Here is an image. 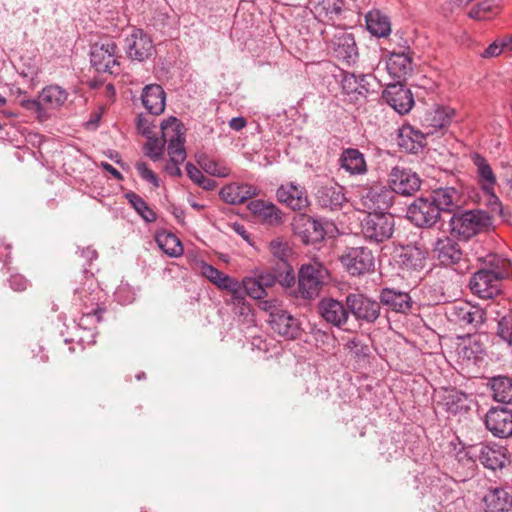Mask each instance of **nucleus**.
Wrapping results in <instances>:
<instances>
[{"label": "nucleus", "instance_id": "nucleus-20", "mask_svg": "<svg viewBox=\"0 0 512 512\" xmlns=\"http://www.w3.org/2000/svg\"><path fill=\"white\" fill-rule=\"evenodd\" d=\"M383 98L396 112L403 115L408 113L414 105L411 91L401 82L387 85L383 91Z\"/></svg>", "mask_w": 512, "mask_h": 512}, {"label": "nucleus", "instance_id": "nucleus-62", "mask_svg": "<svg viewBox=\"0 0 512 512\" xmlns=\"http://www.w3.org/2000/svg\"><path fill=\"white\" fill-rule=\"evenodd\" d=\"M494 6V0H484L481 3L477 4L478 9L484 16L486 13L492 11Z\"/></svg>", "mask_w": 512, "mask_h": 512}, {"label": "nucleus", "instance_id": "nucleus-64", "mask_svg": "<svg viewBox=\"0 0 512 512\" xmlns=\"http://www.w3.org/2000/svg\"><path fill=\"white\" fill-rule=\"evenodd\" d=\"M233 228H234V231L237 234H239L244 240L249 241L250 235L243 225L235 223Z\"/></svg>", "mask_w": 512, "mask_h": 512}, {"label": "nucleus", "instance_id": "nucleus-32", "mask_svg": "<svg viewBox=\"0 0 512 512\" xmlns=\"http://www.w3.org/2000/svg\"><path fill=\"white\" fill-rule=\"evenodd\" d=\"M165 92L158 84L144 87L142 103L151 115H160L165 109Z\"/></svg>", "mask_w": 512, "mask_h": 512}, {"label": "nucleus", "instance_id": "nucleus-25", "mask_svg": "<svg viewBox=\"0 0 512 512\" xmlns=\"http://www.w3.org/2000/svg\"><path fill=\"white\" fill-rule=\"evenodd\" d=\"M441 214L450 217L462 205V195L454 187H440L432 191L430 196Z\"/></svg>", "mask_w": 512, "mask_h": 512}, {"label": "nucleus", "instance_id": "nucleus-24", "mask_svg": "<svg viewBox=\"0 0 512 512\" xmlns=\"http://www.w3.org/2000/svg\"><path fill=\"white\" fill-rule=\"evenodd\" d=\"M279 202L294 211H301L308 207L309 201L305 189L294 183L281 185L276 192Z\"/></svg>", "mask_w": 512, "mask_h": 512}, {"label": "nucleus", "instance_id": "nucleus-12", "mask_svg": "<svg viewBox=\"0 0 512 512\" xmlns=\"http://www.w3.org/2000/svg\"><path fill=\"white\" fill-rule=\"evenodd\" d=\"M90 304L85 301V308L81 309V317L79 318V327L85 330H92L102 320L105 308L101 305L104 297L103 291L99 288L95 279H90L88 283Z\"/></svg>", "mask_w": 512, "mask_h": 512}, {"label": "nucleus", "instance_id": "nucleus-14", "mask_svg": "<svg viewBox=\"0 0 512 512\" xmlns=\"http://www.w3.org/2000/svg\"><path fill=\"white\" fill-rule=\"evenodd\" d=\"M408 218L418 227H432L442 214L432 198H418L407 210Z\"/></svg>", "mask_w": 512, "mask_h": 512}, {"label": "nucleus", "instance_id": "nucleus-47", "mask_svg": "<svg viewBox=\"0 0 512 512\" xmlns=\"http://www.w3.org/2000/svg\"><path fill=\"white\" fill-rule=\"evenodd\" d=\"M241 282L244 286L246 294L249 297L255 300H261L267 296V291L260 283V280L258 279L254 271H252L251 275L245 276Z\"/></svg>", "mask_w": 512, "mask_h": 512}, {"label": "nucleus", "instance_id": "nucleus-23", "mask_svg": "<svg viewBox=\"0 0 512 512\" xmlns=\"http://www.w3.org/2000/svg\"><path fill=\"white\" fill-rule=\"evenodd\" d=\"M317 203L325 209L336 211L346 202L344 188L334 182H328L318 187L316 192Z\"/></svg>", "mask_w": 512, "mask_h": 512}, {"label": "nucleus", "instance_id": "nucleus-39", "mask_svg": "<svg viewBox=\"0 0 512 512\" xmlns=\"http://www.w3.org/2000/svg\"><path fill=\"white\" fill-rule=\"evenodd\" d=\"M425 260L426 258L420 249L407 246L398 253L396 262L405 270L418 271L425 266Z\"/></svg>", "mask_w": 512, "mask_h": 512}, {"label": "nucleus", "instance_id": "nucleus-8", "mask_svg": "<svg viewBox=\"0 0 512 512\" xmlns=\"http://www.w3.org/2000/svg\"><path fill=\"white\" fill-rule=\"evenodd\" d=\"M394 227V217L386 212H368L361 222L364 238L373 243H382L390 239L393 235Z\"/></svg>", "mask_w": 512, "mask_h": 512}, {"label": "nucleus", "instance_id": "nucleus-53", "mask_svg": "<svg viewBox=\"0 0 512 512\" xmlns=\"http://www.w3.org/2000/svg\"><path fill=\"white\" fill-rule=\"evenodd\" d=\"M85 282L82 284L81 287H77L74 291V300L79 301L82 308H85V301H87L90 304V295H89V288L88 283L90 279H95L93 275H84Z\"/></svg>", "mask_w": 512, "mask_h": 512}, {"label": "nucleus", "instance_id": "nucleus-29", "mask_svg": "<svg viewBox=\"0 0 512 512\" xmlns=\"http://www.w3.org/2000/svg\"><path fill=\"white\" fill-rule=\"evenodd\" d=\"M259 194L257 187L247 183H231L220 190L221 199L232 205L241 204Z\"/></svg>", "mask_w": 512, "mask_h": 512}, {"label": "nucleus", "instance_id": "nucleus-48", "mask_svg": "<svg viewBox=\"0 0 512 512\" xmlns=\"http://www.w3.org/2000/svg\"><path fill=\"white\" fill-rule=\"evenodd\" d=\"M197 162L206 173L212 176L225 178L230 175V168L223 162L208 157H201Z\"/></svg>", "mask_w": 512, "mask_h": 512}, {"label": "nucleus", "instance_id": "nucleus-58", "mask_svg": "<svg viewBox=\"0 0 512 512\" xmlns=\"http://www.w3.org/2000/svg\"><path fill=\"white\" fill-rule=\"evenodd\" d=\"M137 128L139 132H141L146 137L151 136V134L153 133V126L150 120L143 115H139L137 118Z\"/></svg>", "mask_w": 512, "mask_h": 512}, {"label": "nucleus", "instance_id": "nucleus-16", "mask_svg": "<svg viewBox=\"0 0 512 512\" xmlns=\"http://www.w3.org/2000/svg\"><path fill=\"white\" fill-rule=\"evenodd\" d=\"M486 429L497 438L512 436V410L492 407L485 415Z\"/></svg>", "mask_w": 512, "mask_h": 512}, {"label": "nucleus", "instance_id": "nucleus-27", "mask_svg": "<svg viewBox=\"0 0 512 512\" xmlns=\"http://www.w3.org/2000/svg\"><path fill=\"white\" fill-rule=\"evenodd\" d=\"M452 315L460 325L473 329H477L486 319V313L481 307L469 303L455 304L452 307Z\"/></svg>", "mask_w": 512, "mask_h": 512}, {"label": "nucleus", "instance_id": "nucleus-49", "mask_svg": "<svg viewBox=\"0 0 512 512\" xmlns=\"http://www.w3.org/2000/svg\"><path fill=\"white\" fill-rule=\"evenodd\" d=\"M200 268L201 274L220 290L231 278V276L223 273L208 263H202Z\"/></svg>", "mask_w": 512, "mask_h": 512}, {"label": "nucleus", "instance_id": "nucleus-42", "mask_svg": "<svg viewBox=\"0 0 512 512\" xmlns=\"http://www.w3.org/2000/svg\"><path fill=\"white\" fill-rule=\"evenodd\" d=\"M493 398L497 402H512V379L506 376L494 377L491 382Z\"/></svg>", "mask_w": 512, "mask_h": 512}, {"label": "nucleus", "instance_id": "nucleus-33", "mask_svg": "<svg viewBox=\"0 0 512 512\" xmlns=\"http://www.w3.org/2000/svg\"><path fill=\"white\" fill-rule=\"evenodd\" d=\"M398 146L407 153H418L425 145L424 134L412 126H403L399 130Z\"/></svg>", "mask_w": 512, "mask_h": 512}, {"label": "nucleus", "instance_id": "nucleus-3", "mask_svg": "<svg viewBox=\"0 0 512 512\" xmlns=\"http://www.w3.org/2000/svg\"><path fill=\"white\" fill-rule=\"evenodd\" d=\"M491 225V215L489 212L481 209L453 213L449 219L451 234L464 240H468L487 230Z\"/></svg>", "mask_w": 512, "mask_h": 512}, {"label": "nucleus", "instance_id": "nucleus-19", "mask_svg": "<svg viewBox=\"0 0 512 512\" xmlns=\"http://www.w3.org/2000/svg\"><path fill=\"white\" fill-rule=\"evenodd\" d=\"M386 67L390 76L397 82L406 80L407 76L413 71L409 46L403 45L398 50H392L389 53Z\"/></svg>", "mask_w": 512, "mask_h": 512}, {"label": "nucleus", "instance_id": "nucleus-7", "mask_svg": "<svg viewBox=\"0 0 512 512\" xmlns=\"http://www.w3.org/2000/svg\"><path fill=\"white\" fill-rule=\"evenodd\" d=\"M90 62L97 72L118 73L120 63L116 43L110 38L94 43L90 49Z\"/></svg>", "mask_w": 512, "mask_h": 512}, {"label": "nucleus", "instance_id": "nucleus-15", "mask_svg": "<svg viewBox=\"0 0 512 512\" xmlns=\"http://www.w3.org/2000/svg\"><path fill=\"white\" fill-rule=\"evenodd\" d=\"M125 52L131 60L142 62L152 56L154 45L151 37L142 29L133 28L126 36Z\"/></svg>", "mask_w": 512, "mask_h": 512}, {"label": "nucleus", "instance_id": "nucleus-4", "mask_svg": "<svg viewBox=\"0 0 512 512\" xmlns=\"http://www.w3.org/2000/svg\"><path fill=\"white\" fill-rule=\"evenodd\" d=\"M329 272L320 262L301 265L298 271V293L303 299L316 298L329 281Z\"/></svg>", "mask_w": 512, "mask_h": 512}, {"label": "nucleus", "instance_id": "nucleus-1", "mask_svg": "<svg viewBox=\"0 0 512 512\" xmlns=\"http://www.w3.org/2000/svg\"><path fill=\"white\" fill-rule=\"evenodd\" d=\"M478 261L485 259L490 268L480 269L470 279L469 287L473 294L483 299H491L500 292V281L510 276L511 262L495 254L485 256L475 252Z\"/></svg>", "mask_w": 512, "mask_h": 512}, {"label": "nucleus", "instance_id": "nucleus-38", "mask_svg": "<svg viewBox=\"0 0 512 512\" xmlns=\"http://www.w3.org/2000/svg\"><path fill=\"white\" fill-rule=\"evenodd\" d=\"M372 81H374L372 75L347 73L343 77L342 88L346 94L366 95L370 91Z\"/></svg>", "mask_w": 512, "mask_h": 512}, {"label": "nucleus", "instance_id": "nucleus-5", "mask_svg": "<svg viewBox=\"0 0 512 512\" xmlns=\"http://www.w3.org/2000/svg\"><path fill=\"white\" fill-rule=\"evenodd\" d=\"M471 159L476 167L477 180L484 194L485 204L491 213L502 215V204L494 191L496 176L491 165L485 157L478 153L472 154Z\"/></svg>", "mask_w": 512, "mask_h": 512}, {"label": "nucleus", "instance_id": "nucleus-50", "mask_svg": "<svg viewBox=\"0 0 512 512\" xmlns=\"http://www.w3.org/2000/svg\"><path fill=\"white\" fill-rule=\"evenodd\" d=\"M306 229V243L319 242L325 237V230L319 220L309 218L305 224Z\"/></svg>", "mask_w": 512, "mask_h": 512}, {"label": "nucleus", "instance_id": "nucleus-17", "mask_svg": "<svg viewBox=\"0 0 512 512\" xmlns=\"http://www.w3.org/2000/svg\"><path fill=\"white\" fill-rule=\"evenodd\" d=\"M421 181L410 169L395 167L389 174V188L394 193L411 196L420 189Z\"/></svg>", "mask_w": 512, "mask_h": 512}, {"label": "nucleus", "instance_id": "nucleus-46", "mask_svg": "<svg viewBox=\"0 0 512 512\" xmlns=\"http://www.w3.org/2000/svg\"><path fill=\"white\" fill-rule=\"evenodd\" d=\"M269 251L281 265H288L289 258L292 254V249L287 241L282 238L273 239L269 243Z\"/></svg>", "mask_w": 512, "mask_h": 512}, {"label": "nucleus", "instance_id": "nucleus-60", "mask_svg": "<svg viewBox=\"0 0 512 512\" xmlns=\"http://www.w3.org/2000/svg\"><path fill=\"white\" fill-rule=\"evenodd\" d=\"M247 122L244 117H234L229 121V126L235 131H240L246 126Z\"/></svg>", "mask_w": 512, "mask_h": 512}, {"label": "nucleus", "instance_id": "nucleus-63", "mask_svg": "<svg viewBox=\"0 0 512 512\" xmlns=\"http://www.w3.org/2000/svg\"><path fill=\"white\" fill-rule=\"evenodd\" d=\"M102 168L109 172L111 175H113L117 180H121L122 179V174L116 169L114 168L111 164L107 163V162H103L101 164Z\"/></svg>", "mask_w": 512, "mask_h": 512}, {"label": "nucleus", "instance_id": "nucleus-51", "mask_svg": "<svg viewBox=\"0 0 512 512\" xmlns=\"http://www.w3.org/2000/svg\"><path fill=\"white\" fill-rule=\"evenodd\" d=\"M147 138L148 141L145 145V154L153 161H157L163 155L166 140L163 136L161 138H153L151 136Z\"/></svg>", "mask_w": 512, "mask_h": 512}, {"label": "nucleus", "instance_id": "nucleus-43", "mask_svg": "<svg viewBox=\"0 0 512 512\" xmlns=\"http://www.w3.org/2000/svg\"><path fill=\"white\" fill-rule=\"evenodd\" d=\"M125 198L145 222L152 223L156 221V213L148 206L146 201L141 196L135 192L130 191L125 194Z\"/></svg>", "mask_w": 512, "mask_h": 512}, {"label": "nucleus", "instance_id": "nucleus-13", "mask_svg": "<svg viewBox=\"0 0 512 512\" xmlns=\"http://www.w3.org/2000/svg\"><path fill=\"white\" fill-rule=\"evenodd\" d=\"M346 305L350 314L359 322L371 324L380 316V303L362 293H349Z\"/></svg>", "mask_w": 512, "mask_h": 512}, {"label": "nucleus", "instance_id": "nucleus-57", "mask_svg": "<svg viewBox=\"0 0 512 512\" xmlns=\"http://www.w3.org/2000/svg\"><path fill=\"white\" fill-rule=\"evenodd\" d=\"M278 306V300L276 299L263 300L259 303V308L269 313V319H272L275 313H280L283 310Z\"/></svg>", "mask_w": 512, "mask_h": 512}, {"label": "nucleus", "instance_id": "nucleus-10", "mask_svg": "<svg viewBox=\"0 0 512 512\" xmlns=\"http://www.w3.org/2000/svg\"><path fill=\"white\" fill-rule=\"evenodd\" d=\"M161 132L168 143V155L171 162L182 163L186 159L184 125L177 118L170 117L161 123Z\"/></svg>", "mask_w": 512, "mask_h": 512}, {"label": "nucleus", "instance_id": "nucleus-34", "mask_svg": "<svg viewBox=\"0 0 512 512\" xmlns=\"http://www.w3.org/2000/svg\"><path fill=\"white\" fill-rule=\"evenodd\" d=\"M340 166L351 175H363L367 172V163L363 153L355 148H346L340 156Z\"/></svg>", "mask_w": 512, "mask_h": 512}, {"label": "nucleus", "instance_id": "nucleus-22", "mask_svg": "<svg viewBox=\"0 0 512 512\" xmlns=\"http://www.w3.org/2000/svg\"><path fill=\"white\" fill-rule=\"evenodd\" d=\"M248 209L264 225L277 227L283 223L282 211L272 202L255 199L249 202Z\"/></svg>", "mask_w": 512, "mask_h": 512}, {"label": "nucleus", "instance_id": "nucleus-28", "mask_svg": "<svg viewBox=\"0 0 512 512\" xmlns=\"http://www.w3.org/2000/svg\"><path fill=\"white\" fill-rule=\"evenodd\" d=\"M268 323L275 333L287 340H294L300 334L298 320L285 310L275 313L272 319H268Z\"/></svg>", "mask_w": 512, "mask_h": 512}, {"label": "nucleus", "instance_id": "nucleus-52", "mask_svg": "<svg viewBox=\"0 0 512 512\" xmlns=\"http://www.w3.org/2000/svg\"><path fill=\"white\" fill-rule=\"evenodd\" d=\"M281 271L277 272V282L284 287H291L295 284L296 278L293 267L288 265H281L279 267Z\"/></svg>", "mask_w": 512, "mask_h": 512}, {"label": "nucleus", "instance_id": "nucleus-40", "mask_svg": "<svg viewBox=\"0 0 512 512\" xmlns=\"http://www.w3.org/2000/svg\"><path fill=\"white\" fill-rule=\"evenodd\" d=\"M442 403L451 414H458L469 409L468 395L457 389L446 390L442 397Z\"/></svg>", "mask_w": 512, "mask_h": 512}, {"label": "nucleus", "instance_id": "nucleus-56", "mask_svg": "<svg viewBox=\"0 0 512 512\" xmlns=\"http://www.w3.org/2000/svg\"><path fill=\"white\" fill-rule=\"evenodd\" d=\"M11 289L14 291H24L28 287V280L21 274H12L8 280Z\"/></svg>", "mask_w": 512, "mask_h": 512}, {"label": "nucleus", "instance_id": "nucleus-35", "mask_svg": "<svg viewBox=\"0 0 512 512\" xmlns=\"http://www.w3.org/2000/svg\"><path fill=\"white\" fill-rule=\"evenodd\" d=\"M455 116V109L451 107L439 106L426 113L424 118V125L431 128L428 133H433L439 129L448 127L453 117Z\"/></svg>", "mask_w": 512, "mask_h": 512}, {"label": "nucleus", "instance_id": "nucleus-31", "mask_svg": "<svg viewBox=\"0 0 512 512\" xmlns=\"http://www.w3.org/2000/svg\"><path fill=\"white\" fill-rule=\"evenodd\" d=\"M380 304L398 313H408L412 306L411 297L406 292L384 288L380 293Z\"/></svg>", "mask_w": 512, "mask_h": 512}, {"label": "nucleus", "instance_id": "nucleus-2", "mask_svg": "<svg viewBox=\"0 0 512 512\" xmlns=\"http://www.w3.org/2000/svg\"><path fill=\"white\" fill-rule=\"evenodd\" d=\"M20 95L19 104L24 109L31 111L40 122H45L51 117V111L59 110L64 106L68 98V92L57 84L45 86L36 99L27 98L25 92L18 90Z\"/></svg>", "mask_w": 512, "mask_h": 512}, {"label": "nucleus", "instance_id": "nucleus-61", "mask_svg": "<svg viewBox=\"0 0 512 512\" xmlns=\"http://www.w3.org/2000/svg\"><path fill=\"white\" fill-rule=\"evenodd\" d=\"M201 188H203L206 191H212L216 188V181L204 176L201 179V182L198 184Z\"/></svg>", "mask_w": 512, "mask_h": 512}, {"label": "nucleus", "instance_id": "nucleus-36", "mask_svg": "<svg viewBox=\"0 0 512 512\" xmlns=\"http://www.w3.org/2000/svg\"><path fill=\"white\" fill-rule=\"evenodd\" d=\"M484 502L487 512H512V497L502 488L490 491Z\"/></svg>", "mask_w": 512, "mask_h": 512}, {"label": "nucleus", "instance_id": "nucleus-30", "mask_svg": "<svg viewBox=\"0 0 512 512\" xmlns=\"http://www.w3.org/2000/svg\"><path fill=\"white\" fill-rule=\"evenodd\" d=\"M343 0H321L316 3L312 12L324 24L337 25L343 13Z\"/></svg>", "mask_w": 512, "mask_h": 512}, {"label": "nucleus", "instance_id": "nucleus-59", "mask_svg": "<svg viewBox=\"0 0 512 512\" xmlns=\"http://www.w3.org/2000/svg\"><path fill=\"white\" fill-rule=\"evenodd\" d=\"M187 176L195 183L199 184L201 179L205 176L194 164L187 163L185 167Z\"/></svg>", "mask_w": 512, "mask_h": 512}, {"label": "nucleus", "instance_id": "nucleus-44", "mask_svg": "<svg viewBox=\"0 0 512 512\" xmlns=\"http://www.w3.org/2000/svg\"><path fill=\"white\" fill-rule=\"evenodd\" d=\"M159 248L170 257H177L183 253L180 240L172 233H160L156 236Z\"/></svg>", "mask_w": 512, "mask_h": 512}, {"label": "nucleus", "instance_id": "nucleus-26", "mask_svg": "<svg viewBox=\"0 0 512 512\" xmlns=\"http://www.w3.org/2000/svg\"><path fill=\"white\" fill-rule=\"evenodd\" d=\"M221 290H225L230 293V298L225 302L227 305L232 307L236 314L247 316L251 313V306L246 300L247 294L242 282L231 277Z\"/></svg>", "mask_w": 512, "mask_h": 512}, {"label": "nucleus", "instance_id": "nucleus-18", "mask_svg": "<svg viewBox=\"0 0 512 512\" xmlns=\"http://www.w3.org/2000/svg\"><path fill=\"white\" fill-rule=\"evenodd\" d=\"M318 313L328 324L342 328L347 324L350 311L346 305L332 297L322 298L318 303Z\"/></svg>", "mask_w": 512, "mask_h": 512}, {"label": "nucleus", "instance_id": "nucleus-6", "mask_svg": "<svg viewBox=\"0 0 512 512\" xmlns=\"http://www.w3.org/2000/svg\"><path fill=\"white\" fill-rule=\"evenodd\" d=\"M465 456L473 461L480 462L490 470L501 469L508 461L507 448L495 443H478L464 449Z\"/></svg>", "mask_w": 512, "mask_h": 512}, {"label": "nucleus", "instance_id": "nucleus-11", "mask_svg": "<svg viewBox=\"0 0 512 512\" xmlns=\"http://www.w3.org/2000/svg\"><path fill=\"white\" fill-rule=\"evenodd\" d=\"M339 260L351 276H361L374 271V255L367 247H347Z\"/></svg>", "mask_w": 512, "mask_h": 512}, {"label": "nucleus", "instance_id": "nucleus-45", "mask_svg": "<svg viewBox=\"0 0 512 512\" xmlns=\"http://www.w3.org/2000/svg\"><path fill=\"white\" fill-rule=\"evenodd\" d=\"M512 52V35H504L496 38L480 56L484 59L498 57L503 53Z\"/></svg>", "mask_w": 512, "mask_h": 512}, {"label": "nucleus", "instance_id": "nucleus-41", "mask_svg": "<svg viewBox=\"0 0 512 512\" xmlns=\"http://www.w3.org/2000/svg\"><path fill=\"white\" fill-rule=\"evenodd\" d=\"M338 57L351 60L357 55V47L352 34L341 31L333 42Z\"/></svg>", "mask_w": 512, "mask_h": 512}, {"label": "nucleus", "instance_id": "nucleus-55", "mask_svg": "<svg viewBox=\"0 0 512 512\" xmlns=\"http://www.w3.org/2000/svg\"><path fill=\"white\" fill-rule=\"evenodd\" d=\"M136 169L139 173V175L146 180L147 182L151 183L154 187H159V179L157 175L149 169L146 163L139 162L136 164Z\"/></svg>", "mask_w": 512, "mask_h": 512}, {"label": "nucleus", "instance_id": "nucleus-9", "mask_svg": "<svg viewBox=\"0 0 512 512\" xmlns=\"http://www.w3.org/2000/svg\"><path fill=\"white\" fill-rule=\"evenodd\" d=\"M358 195L362 207L372 213L385 212L391 207L394 199L393 191L380 182L359 188Z\"/></svg>", "mask_w": 512, "mask_h": 512}, {"label": "nucleus", "instance_id": "nucleus-37", "mask_svg": "<svg viewBox=\"0 0 512 512\" xmlns=\"http://www.w3.org/2000/svg\"><path fill=\"white\" fill-rule=\"evenodd\" d=\"M367 30L376 37H387L391 33V23L387 15L379 10L369 11L365 16Z\"/></svg>", "mask_w": 512, "mask_h": 512}, {"label": "nucleus", "instance_id": "nucleus-21", "mask_svg": "<svg viewBox=\"0 0 512 512\" xmlns=\"http://www.w3.org/2000/svg\"><path fill=\"white\" fill-rule=\"evenodd\" d=\"M433 252L440 264L446 267L459 264L464 258L462 247L455 239L448 236L436 240Z\"/></svg>", "mask_w": 512, "mask_h": 512}, {"label": "nucleus", "instance_id": "nucleus-54", "mask_svg": "<svg viewBox=\"0 0 512 512\" xmlns=\"http://www.w3.org/2000/svg\"><path fill=\"white\" fill-rule=\"evenodd\" d=\"M254 272L266 291L277 283L276 272L260 269H255Z\"/></svg>", "mask_w": 512, "mask_h": 512}]
</instances>
